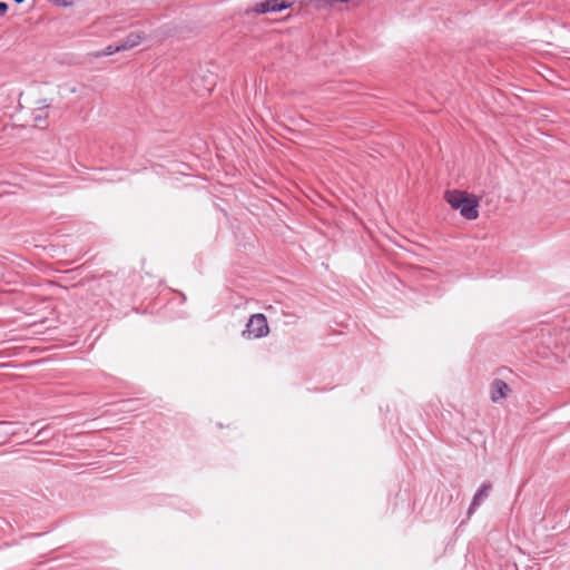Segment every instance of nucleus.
Masks as SVG:
<instances>
[{
	"label": "nucleus",
	"instance_id": "nucleus-11",
	"mask_svg": "<svg viewBox=\"0 0 570 570\" xmlns=\"http://www.w3.org/2000/svg\"><path fill=\"white\" fill-rule=\"evenodd\" d=\"M17 3H21L23 2L24 0H14Z\"/></svg>",
	"mask_w": 570,
	"mask_h": 570
},
{
	"label": "nucleus",
	"instance_id": "nucleus-7",
	"mask_svg": "<svg viewBox=\"0 0 570 570\" xmlns=\"http://www.w3.org/2000/svg\"><path fill=\"white\" fill-rule=\"evenodd\" d=\"M119 51H122L120 49V45H117V46L109 45L102 51L98 52L96 56L97 57L111 56V55H114L116 52H119Z\"/></svg>",
	"mask_w": 570,
	"mask_h": 570
},
{
	"label": "nucleus",
	"instance_id": "nucleus-2",
	"mask_svg": "<svg viewBox=\"0 0 570 570\" xmlns=\"http://www.w3.org/2000/svg\"><path fill=\"white\" fill-rule=\"evenodd\" d=\"M269 333L267 318L264 314L257 313L249 317L246 328L242 335L246 338H261Z\"/></svg>",
	"mask_w": 570,
	"mask_h": 570
},
{
	"label": "nucleus",
	"instance_id": "nucleus-4",
	"mask_svg": "<svg viewBox=\"0 0 570 570\" xmlns=\"http://www.w3.org/2000/svg\"><path fill=\"white\" fill-rule=\"evenodd\" d=\"M509 392V385L504 381L497 379L491 383L490 399L493 403H498L505 399Z\"/></svg>",
	"mask_w": 570,
	"mask_h": 570
},
{
	"label": "nucleus",
	"instance_id": "nucleus-9",
	"mask_svg": "<svg viewBox=\"0 0 570 570\" xmlns=\"http://www.w3.org/2000/svg\"><path fill=\"white\" fill-rule=\"evenodd\" d=\"M8 10V4L4 2H0V17L4 16Z\"/></svg>",
	"mask_w": 570,
	"mask_h": 570
},
{
	"label": "nucleus",
	"instance_id": "nucleus-3",
	"mask_svg": "<svg viewBox=\"0 0 570 570\" xmlns=\"http://www.w3.org/2000/svg\"><path fill=\"white\" fill-rule=\"evenodd\" d=\"M294 3L293 0H264L257 2L252 11L258 14H264L268 12H278L281 10L287 9L292 7Z\"/></svg>",
	"mask_w": 570,
	"mask_h": 570
},
{
	"label": "nucleus",
	"instance_id": "nucleus-10",
	"mask_svg": "<svg viewBox=\"0 0 570 570\" xmlns=\"http://www.w3.org/2000/svg\"><path fill=\"white\" fill-rule=\"evenodd\" d=\"M70 91L76 92L77 91L76 87L71 88Z\"/></svg>",
	"mask_w": 570,
	"mask_h": 570
},
{
	"label": "nucleus",
	"instance_id": "nucleus-5",
	"mask_svg": "<svg viewBox=\"0 0 570 570\" xmlns=\"http://www.w3.org/2000/svg\"><path fill=\"white\" fill-rule=\"evenodd\" d=\"M491 489H492L491 483H483L480 487V489L474 494L472 503L469 508V515H471L476 510V508L480 505V503L489 497Z\"/></svg>",
	"mask_w": 570,
	"mask_h": 570
},
{
	"label": "nucleus",
	"instance_id": "nucleus-1",
	"mask_svg": "<svg viewBox=\"0 0 570 570\" xmlns=\"http://www.w3.org/2000/svg\"><path fill=\"white\" fill-rule=\"evenodd\" d=\"M444 199L453 209L459 210L463 218L474 220L479 217L480 199L478 196L464 190L452 189L444 193Z\"/></svg>",
	"mask_w": 570,
	"mask_h": 570
},
{
	"label": "nucleus",
	"instance_id": "nucleus-8",
	"mask_svg": "<svg viewBox=\"0 0 570 570\" xmlns=\"http://www.w3.org/2000/svg\"><path fill=\"white\" fill-rule=\"evenodd\" d=\"M328 3L331 4H334V3H352V4H357L360 2V0H326Z\"/></svg>",
	"mask_w": 570,
	"mask_h": 570
},
{
	"label": "nucleus",
	"instance_id": "nucleus-6",
	"mask_svg": "<svg viewBox=\"0 0 570 570\" xmlns=\"http://www.w3.org/2000/svg\"><path fill=\"white\" fill-rule=\"evenodd\" d=\"M145 39L142 32H130L124 40L120 41V49L122 51L132 49L141 43Z\"/></svg>",
	"mask_w": 570,
	"mask_h": 570
},
{
	"label": "nucleus",
	"instance_id": "nucleus-12",
	"mask_svg": "<svg viewBox=\"0 0 570 570\" xmlns=\"http://www.w3.org/2000/svg\"><path fill=\"white\" fill-rule=\"evenodd\" d=\"M4 422H0V424H3Z\"/></svg>",
	"mask_w": 570,
	"mask_h": 570
}]
</instances>
